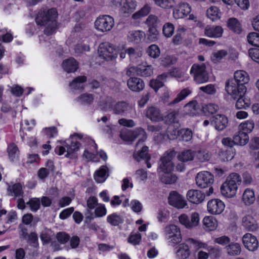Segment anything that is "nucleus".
I'll use <instances>...</instances> for the list:
<instances>
[{"mask_svg":"<svg viewBox=\"0 0 259 259\" xmlns=\"http://www.w3.org/2000/svg\"><path fill=\"white\" fill-rule=\"evenodd\" d=\"M242 182V178L237 173L231 174L220 188L221 194L225 197L232 198L236 195L238 186Z\"/></svg>","mask_w":259,"mask_h":259,"instance_id":"obj_1","label":"nucleus"},{"mask_svg":"<svg viewBox=\"0 0 259 259\" xmlns=\"http://www.w3.org/2000/svg\"><path fill=\"white\" fill-rule=\"evenodd\" d=\"M124 49V45L114 46L109 42L101 44L98 49L99 56L106 61H112L117 57L118 52Z\"/></svg>","mask_w":259,"mask_h":259,"instance_id":"obj_2","label":"nucleus"},{"mask_svg":"<svg viewBox=\"0 0 259 259\" xmlns=\"http://www.w3.org/2000/svg\"><path fill=\"white\" fill-rule=\"evenodd\" d=\"M120 136L123 140L125 141H133L135 139H138L136 144L137 148L139 146H142L147 139L146 132L142 128H138L134 131H130L124 128L121 130Z\"/></svg>","mask_w":259,"mask_h":259,"instance_id":"obj_3","label":"nucleus"},{"mask_svg":"<svg viewBox=\"0 0 259 259\" xmlns=\"http://www.w3.org/2000/svg\"><path fill=\"white\" fill-rule=\"evenodd\" d=\"M194 80L198 83H203L208 81V75L206 70L205 64H193L190 70Z\"/></svg>","mask_w":259,"mask_h":259,"instance_id":"obj_4","label":"nucleus"},{"mask_svg":"<svg viewBox=\"0 0 259 259\" xmlns=\"http://www.w3.org/2000/svg\"><path fill=\"white\" fill-rule=\"evenodd\" d=\"M114 26V19L109 15L98 17L95 22V27L101 32L110 31Z\"/></svg>","mask_w":259,"mask_h":259,"instance_id":"obj_5","label":"nucleus"},{"mask_svg":"<svg viewBox=\"0 0 259 259\" xmlns=\"http://www.w3.org/2000/svg\"><path fill=\"white\" fill-rule=\"evenodd\" d=\"M165 236L168 243L175 245L182 241V236L180 229L175 225L166 226L164 229Z\"/></svg>","mask_w":259,"mask_h":259,"instance_id":"obj_6","label":"nucleus"},{"mask_svg":"<svg viewBox=\"0 0 259 259\" xmlns=\"http://www.w3.org/2000/svg\"><path fill=\"white\" fill-rule=\"evenodd\" d=\"M226 91L234 99L244 96L246 92L245 85L239 84L234 81L229 80L226 82Z\"/></svg>","mask_w":259,"mask_h":259,"instance_id":"obj_7","label":"nucleus"},{"mask_svg":"<svg viewBox=\"0 0 259 259\" xmlns=\"http://www.w3.org/2000/svg\"><path fill=\"white\" fill-rule=\"evenodd\" d=\"M175 152L170 151L166 152L160 159V163L158 169L164 174H169L174 168V164L172 161L175 157Z\"/></svg>","mask_w":259,"mask_h":259,"instance_id":"obj_8","label":"nucleus"},{"mask_svg":"<svg viewBox=\"0 0 259 259\" xmlns=\"http://www.w3.org/2000/svg\"><path fill=\"white\" fill-rule=\"evenodd\" d=\"M195 179L197 185L201 188L210 187L214 182L213 175L208 171H202L198 172Z\"/></svg>","mask_w":259,"mask_h":259,"instance_id":"obj_9","label":"nucleus"},{"mask_svg":"<svg viewBox=\"0 0 259 259\" xmlns=\"http://www.w3.org/2000/svg\"><path fill=\"white\" fill-rule=\"evenodd\" d=\"M57 14V12L55 9H50L47 12H40L38 13L35 18L36 23L38 25H45L55 20Z\"/></svg>","mask_w":259,"mask_h":259,"instance_id":"obj_10","label":"nucleus"},{"mask_svg":"<svg viewBox=\"0 0 259 259\" xmlns=\"http://www.w3.org/2000/svg\"><path fill=\"white\" fill-rule=\"evenodd\" d=\"M86 136L81 134H74L70 136V141L69 140L68 143L65 142V146L67 148L66 157H69V155L73 154L79 150L80 147V144L76 141L74 140L75 137H77L79 139H82L83 141H85Z\"/></svg>","mask_w":259,"mask_h":259,"instance_id":"obj_11","label":"nucleus"},{"mask_svg":"<svg viewBox=\"0 0 259 259\" xmlns=\"http://www.w3.org/2000/svg\"><path fill=\"white\" fill-rule=\"evenodd\" d=\"M191 221L186 214H182L179 217L180 223L186 228L191 229L197 227L199 223V214L197 212H193L191 215Z\"/></svg>","mask_w":259,"mask_h":259,"instance_id":"obj_12","label":"nucleus"},{"mask_svg":"<svg viewBox=\"0 0 259 259\" xmlns=\"http://www.w3.org/2000/svg\"><path fill=\"white\" fill-rule=\"evenodd\" d=\"M85 142L89 143L90 146L85 149L82 157L87 161H95L97 153V145L94 140L88 136H85Z\"/></svg>","mask_w":259,"mask_h":259,"instance_id":"obj_13","label":"nucleus"},{"mask_svg":"<svg viewBox=\"0 0 259 259\" xmlns=\"http://www.w3.org/2000/svg\"><path fill=\"white\" fill-rule=\"evenodd\" d=\"M169 204L177 208H183L187 205V201L184 197L176 191L169 193L168 196Z\"/></svg>","mask_w":259,"mask_h":259,"instance_id":"obj_14","label":"nucleus"},{"mask_svg":"<svg viewBox=\"0 0 259 259\" xmlns=\"http://www.w3.org/2000/svg\"><path fill=\"white\" fill-rule=\"evenodd\" d=\"M224 203L219 199L209 200L207 203V211L212 214H221L225 209Z\"/></svg>","mask_w":259,"mask_h":259,"instance_id":"obj_15","label":"nucleus"},{"mask_svg":"<svg viewBox=\"0 0 259 259\" xmlns=\"http://www.w3.org/2000/svg\"><path fill=\"white\" fill-rule=\"evenodd\" d=\"M145 116L152 122L164 120V117L161 110L155 106H150L145 110Z\"/></svg>","mask_w":259,"mask_h":259,"instance_id":"obj_16","label":"nucleus"},{"mask_svg":"<svg viewBox=\"0 0 259 259\" xmlns=\"http://www.w3.org/2000/svg\"><path fill=\"white\" fill-rule=\"evenodd\" d=\"M210 123L217 130L223 131L227 127L228 119L224 115L217 114L210 118Z\"/></svg>","mask_w":259,"mask_h":259,"instance_id":"obj_17","label":"nucleus"},{"mask_svg":"<svg viewBox=\"0 0 259 259\" xmlns=\"http://www.w3.org/2000/svg\"><path fill=\"white\" fill-rule=\"evenodd\" d=\"M242 241L244 246L249 251H253L258 248V241L251 234H245L242 237Z\"/></svg>","mask_w":259,"mask_h":259,"instance_id":"obj_18","label":"nucleus"},{"mask_svg":"<svg viewBox=\"0 0 259 259\" xmlns=\"http://www.w3.org/2000/svg\"><path fill=\"white\" fill-rule=\"evenodd\" d=\"M191 11L190 6L186 3H181L174 10L173 15L176 19L182 18Z\"/></svg>","mask_w":259,"mask_h":259,"instance_id":"obj_19","label":"nucleus"},{"mask_svg":"<svg viewBox=\"0 0 259 259\" xmlns=\"http://www.w3.org/2000/svg\"><path fill=\"white\" fill-rule=\"evenodd\" d=\"M205 194L197 190H190L187 193L188 200L194 204H199L205 199Z\"/></svg>","mask_w":259,"mask_h":259,"instance_id":"obj_20","label":"nucleus"},{"mask_svg":"<svg viewBox=\"0 0 259 259\" xmlns=\"http://www.w3.org/2000/svg\"><path fill=\"white\" fill-rule=\"evenodd\" d=\"M127 85L130 90L135 92H141L145 87L144 81L138 77H131L128 79Z\"/></svg>","mask_w":259,"mask_h":259,"instance_id":"obj_21","label":"nucleus"},{"mask_svg":"<svg viewBox=\"0 0 259 259\" xmlns=\"http://www.w3.org/2000/svg\"><path fill=\"white\" fill-rule=\"evenodd\" d=\"M177 248L176 255L178 259H187L191 254L189 246L185 243L180 244Z\"/></svg>","mask_w":259,"mask_h":259,"instance_id":"obj_22","label":"nucleus"},{"mask_svg":"<svg viewBox=\"0 0 259 259\" xmlns=\"http://www.w3.org/2000/svg\"><path fill=\"white\" fill-rule=\"evenodd\" d=\"M99 204L97 198L95 196H91L88 199L87 201V210L85 213L86 219L90 221L94 219V214L91 210L95 209Z\"/></svg>","mask_w":259,"mask_h":259,"instance_id":"obj_23","label":"nucleus"},{"mask_svg":"<svg viewBox=\"0 0 259 259\" xmlns=\"http://www.w3.org/2000/svg\"><path fill=\"white\" fill-rule=\"evenodd\" d=\"M154 68L147 63H143L138 65L137 75L141 77H149L153 73Z\"/></svg>","mask_w":259,"mask_h":259,"instance_id":"obj_24","label":"nucleus"},{"mask_svg":"<svg viewBox=\"0 0 259 259\" xmlns=\"http://www.w3.org/2000/svg\"><path fill=\"white\" fill-rule=\"evenodd\" d=\"M112 108L114 114L121 115L131 111L133 109L131 105L124 102L116 103Z\"/></svg>","mask_w":259,"mask_h":259,"instance_id":"obj_25","label":"nucleus"},{"mask_svg":"<svg viewBox=\"0 0 259 259\" xmlns=\"http://www.w3.org/2000/svg\"><path fill=\"white\" fill-rule=\"evenodd\" d=\"M236 83L245 85L249 80V76L248 73L244 70L236 71L234 74V79H231Z\"/></svg>","mask_w":259,"mask_h":259,"instance_id":"obj_26","label":"nucleus"},{"mask_svg":"<svg viewBox=\"0 0 259 259\" xmlns=\"http://www.w3.org/2000/svg\"><path fill=\"white\" fill-rule=\"evenodd\" d=\"M242 222L243 226L248 231H253L258 228L256 220L250 215H246L243 217Z\"/></svg>","mask_w":259,"mask_h":259,"instance_id":"obj_27","label":"nucleus"},{"mask_svg":"<svg viewBox=\"0 0 259 259\" xmlns=\"http://www.w3.org/2000/svg\"><path fill=\"white\" fill-rule=\"evenodd\" d=\"M223 32V29L220 26H207L204 30L205 35L209 37H220L222 36Z\"/></svg>","mask_w":259,"mask_h":259,"instance_id":"obj_28","label":"nucleus"},{"mask_svg":"<svg viewBox=\"0 0 259 259\" xmlns=\"http://www.w3.org/2000/svg\"><path fill=\"white\" fill-rule=\"evenodd\" d=\"M167 73H162L158 75L156 79H151L150 81V86L153 89L155 92L164 85V82L167 77Z\"/></svg>","mask_w":259,"mask_h":259,"instance_id":"obj_29","label":"nucleus"},{"mask_svg":"<svg viewBox=\"0 0 259 259\" xmlns=\"http://www.w3.org/2000/svg\"><path fill=\"white\" fill-rule=\"evenodd\" d=\"M87 81L85 76H79L75 78L70 83L69 86L73 90L82 91L84 88L83 83Z\"/></svg>","mask_w":259,"mask_h":259,"instance_id":"obj_30","label":"nucleus"},{"mask_svg":"<svg viewBox=\"0 0 259 259\" xmlns=\"http://www.w3.org/2000/svg\"><path fill=\"white\" fill-rule=\"evenodd\" d=\"M62 65L63 69L68 73L74 72L78 68L77 62L72 58L64 61Z\"/></svg>","mask_w":259,"mask_h":259,"instance_id":"obj_31","label":"nucleus"},{"mask_svg":"<svg viewBox=\"0 0 259 259\" xmlns=\"http://www.w3.org/2000/svg\"><path fill=\"white\" fill-rule=\"evenodd\" d=\"M136 3L133 0H122L120 11L122 13H131L136 8Z\"/></svg>","mask_w":259,"mask_h":259,"instance_id":"obj_32","label":"nucleus"},{"mask_svg":"<svg viewBox=\"0 0 259 259\" xmlns=\"http://www.w3.org/2000/svg\"><path fill=\"white\" fill-rule=\"evenodd\" d=\"M145 37V34L140 30L131 31L128 32L127 38L130 41L136 44L140 42Z\"/></svg>","mask_w":259,"mask_h":259,"instance_id":"obj_33","label":"nucleus"},{"mask_svg":"<svg viewBox=\"0 0 259 259\" xmlns=\"http://www.w3.org/2000/svg\"><path fill=\"white\" fill-rule=\"evenodd\" d=\"M203 226L206 231H213L218 226V222L212 217H205L203 220Z\"/></svg>","mask_w":259,"mask_h":259,"instance_id":"obj_34","label":"nucleus"},{"mask_svg":"<svg viewBox=\"0 0 259 259\" xmlns=\"http://www.w3.org/2000/svg\"><path fill=\"white\" fill-rule=\"evenodd\" d=\"M242 201L246 205L252 204L255 201V195L252 189H246L242 195Z\"/></svg>","mask_w":259,"mask_h":259,"instance_id":"obj_35","label":"nucleus"},{"mask_svg":"<svg viewBox=\"0 0 259 259\" xmlns=\"http://www.w3.org/2000/svg\"><path fill=\"white\" fill-rule=\"evenodd\" d=\"M7 152L9 159L14 162L19 158V150L17 145L14 143L10 144L7 148Z\"/></svg>","mask_w":259,"mask_h":259,"instance_id":"obj_36","label":"nucleus"},{"mask_svg":"<svg viewBox=\"0 0 259 259\" xmlns=\"http://www.w3.org/2000/svg\"><path fill=\"white\" fill-rule=\"evenodd\" d=\"M8 192L9 196H14L15 197L22 196L23 194L22 186L20 183L9 186L8 188Z\"/></svg>","mask_w":259,"mask_h":259,"instance_id":"obj_37","label":"nucleus"},{"mask_svg":"<svg viewBox=\"0 0 259 259\" xmlns=\"http://www.w3.org/2000/svg\"><path fill=\"white\" fill-rule=\"evenodd\" d=\"M142 146V150L138 152H135L133 155L134 159L137 161H140L142 159L149 160L150 159V156L148 153V147L147 146H143V145ZM138 147H141V145H140Z\"/></svg>","mask_w":259,"mask_h":259,"instance_id":"obj_38","label":"nucleus"},{"mask_svg":"<svg viewBox=\"0 0 259 259\" xmlns=\"http://www.w3.org/2000/svg\"><path fill=\"white\" fill-rule=\"evenodd\" d=\"M179 114V109H170L167 111L164 117V120L166 123L170 124L176 122L177 117Z\"/></svg>","mask_w":259,"mask_h":259,"instance_id":"obj_39","label":"nucleus"},{"mask_svg":"<svg viewBox=\"0 0 259 259\" xmlns=\"http://www.w3.org/2000/svg\"><path fill=\"white\" fill-rule=\"evenodd\" d=\"M108 168L106 166H102L99 170H97L94 175V179L97 183H103L106 180L108 175H107Z\"/></svg>","mask_w":259,"mask_h":259,"instance_id":"obj_40","label":"nucleus"},{"mask_svg":"<svg viewBox=\"0 0 259 259\" xmlns=\"http://www.w3.org/2000/svg\"><path fill=\"white\" fill-rule=\"evenodd\" d=\"M191 93V91L189 89H184L181 90V91L177 95V97L172 101L169 102L167 105L171 106L173 105L178 104L185 99Z\"/></svg>","mask_w":259,"mask_h":259,"instance_id":"obj_41","label":"nucleus"},{"mask_svg":"<svg viewBox=\"0 0 259 259\" xmlns=\"http://www.w3.org/2000/svg\"><path fill=\"white\" fill-rule=\"evenodd\" d=\"M234 139L236 144L244 145L248 142L249 137L248 134L244 132L238 130V132L234 136Z\"/></svg>","mask_w":259,"mask_h":259,"instance_id":"obj_42","label":"nucleus"},{"mask_svg":"<svg viewBox=\"0 0 259 259\" xmlns=\"http://www.w3.org/2000/svg\"><path fill=\"white\" fill-rule=\"evenodd\" d=\"M227 254L229 255H238L241 252V246L239 243H232L225 247Z\"/></svg>","mask_w":259,"mask_h":259,"instance_id":"obj_43","label":"nucleus"},{"mask_svg":"<svg viewBox=\"0 0 259 259\" xmlns=\"http://www.w3.org/2000/svg\"><path fill=\"white\" fill-rule=\"evenodd\" d=\"M227 25L230 29L236 33L239 34L242 31L240 23L235 18L229 19L227 22Z\"/></svg>","mask_w":259,"mask_h":259,"instance_id":"obj_44","label":"nucleus"},{"mask_svg":"<svg viewBox=\"0 0 259 259\" xmlns=\"http://www.w3.org/2000/svg\"><path fill=\"white\" fill-rule=\"evenodd\" d=\"M186 241L191 245L196 251H198L200 249H206L208 248V245L207 243L202 242L199 240L189 238L186 240Z\"/></svg>","mask_w":259,"mask_h":259,"instance_id":"obj_45","label":"nucleus"},{"mask_svg":"<svg viewBox=\"0 0 259 259\" xmlns=\"http://www.w3.org/2000/svg\"><path fill=\"white\" fill-rule=\"evenodd\" d=\"M195 157V151L192 150H186L180 153L178 156V159L182 162H187L193 160Z\"/></svg>","mask_w":259,"mask_h":259,"instance_id":"obj_46","label":"nucleus"},{"mask_svg":"<svg viewBox=\"0 0 259 259\" xmlns=\"http://www.w3.org/2000/svg\"><path fill=\"white\" fill-rule=\"evenodd\" d=\"M207 17L214 21L221 18V12L218 8L214 6L210 7L206 11Z\"/></svg>","mask_w":259,"mask_h":259,"instance_id":"obj_47","label":"nucleus"},{"mask_svg":"<svg viewBox=\"0 0 259 259\" xmlns=\"http://www.w3.org/2000/svg\"><path fill=\"white\" fill-rule=\"evenodd\" d=\"M94 100V96L92 94L88 93L80 95L76 99V101L82 104H91Z\"/></svg>","mask_w":259,"mask_h":259,"instance_id":"obj_48","label":"nucleus"},{"mask_svg":"<svg viewBox=\"0 0 259 259\" xmlns=\"http://www.w3.org/2000/svg\"><path fill=\"white\" fill-rule=\"evenodd\" d=\"M107 222L111 226H117L122 223L123 220L120 215L116 213H113L107 216Z\"/></svg>","mask_w":259,"mask_h":259,"instance_id":"obj_49","label":"nucleus"},{"mask_svg":"<svg viewBox=\"0 0 259 259\" xmlns=\"http://www.w3.org/2000/svg\"><path fill=\"white\" fill-rule=\"evenodd\" d=\"M126 52L130 60L133 62H136L138 58L141 57L142 56V52L138 49L129 48L126 49Z\"/></svg>","mask_w":259,"mask_h":259,"instance_id":"obj_50","label":"nucleus"},{"mask_svg":"<svg viewBox=\"0 0 259 259\" xmlns=\"http://www.w3.org/2000/svg\"><path fill=\"white\" fill-rule=\"evenodd\" d=\"M254 127V123L252 120H249L242 122L238 126V130H240L242 132L248 134L250 133Z\"/></svg>","mask_w":259,"mask_h":259,"instance_id":"obj_51","label":"nucleus"},{"mask_svg":"<svg viewBox=\"0 0 259 259\" xmlns=\"http://www.w3.org/2000/svg\"><path fill=\"white\" fill-rule=\"evenodd\" d=\"M247 40L250 45L259 47V33L254 32L249 33L247 36Z\"/></svg>","mask_w":259,"mask_h":259,"instance_id":"obj_52","label":"nucleus"},{"mask_svg":"<svg viewBox=\"0 0 259 259\" xmlns=\"http://www.w3.org/2000/svg\"><path fill=\"white\" fill-rule=\"evenodd\" d=\"M179 135L181 136V140L185 142L190 141L193 137L192 132L189 128L180 130Z\"/></svg>","mask_w":259,"mask_h":259,"instance_id":"obj_53","label":"nucleus"},{"mask_svg":"<svg viewBox=\"0 0 259 259\" xmlns=\"http://www.w3.org/2000/svg\"><path fill=\"white\" fill-rule=\"evenodd\" d=\"M219 109V106L215 104L210 103L202 107L203 112L206 114H212L216 113Z\"/></svg>","mask_w":259,"mask_h":259,"instance_id":"obj_54","label":"nucleus"},{"mask_svg":"<svg viewBox=\"0 0 259 259\" xmlns=\"http://www.w3.org/2000/svg\"><path fill=\"white\" fill-rule=\"evenodd\" d=\"M227 55V52L224 50H219L212 54L211 59L212 61L217 63Z\"/></svg>","mask_w":259,"mask_h":259,"instance_id":"obj_55","label":"nucleus"},{"mask_svg":"<svg viewBox=\"0 0 259 259\" xmlns=\"http://www.w3.org/2000/svg\"><path fill=\"white\" fill-rule=\"evenodd\" d=\"M156 4L163 9H170L175 4L174 0H155Z\"/></svg>","mask_w":259,"mask_h":259,"instance_id":"obj_56","label":"nucleus"},{"mask_svg":"<svg viewBox=\"0 0 259 259\" xmlns=\"http://www.w3.org/2000/svg\"><path fill=\"white\" fill-rule=\"evenodd\" d=\"M94 218H101L105 216L107 213V210L104 204L99 203L96 207L94 211Z\"/></svg>","mask_w":259,"mask_h":259,"instance_id":"obj_57","label":"nucleus"},{"mask_svg":"<svg viewBox=\"0 0 259 259\" xmlns=\"http://www.w3.org/2000/svg\"><path fill=\"white\" fill-rule=\"evenodd\" d=\"M174 30L175 27L172 24L170 23H166L163 26V34L165 37H170L173 34Z\"/></svg>","mask_w":259,"mask_h":259,"instance_id":"obj_58","label":"nucleus"},{"mask_svg":"<svg viewBox=\"0 0 259 259\" xmlns=\"http://www.w3.org/2000/svg\"><path fill=\"white\" fill-rule=\"evenodd\" d=\"M235 155V152L233 149H231L221 153L220 156L222 161H228L232 160Z\"/></svg>","mask_w":259,"mask_h":259,"instance_id":"obj_59","label":"nucleus"},{"mask_svg":"<svg viewBox=\"0 0 259 259\" xmlns=\"http://www.w3.org/2000/svg\"><path fill=\"white\" fill-rule=\"evenodd\" d=\"M195 157L200 162L208 161L210 158L209 153L206 151H195Z\"/></svg>","mask_w":259,"mask_h":259,"instance_id":"obj_60","label":"nucleus"},{"mask_svg":"<svg viewBox=\"0 0 259 259\" xmlns=\"http://www.w3.org/2000/svg\"><path fill=\"white\" fill-rule=\"evenodd\" d=\"M161 181L166 184H171L175 183L177 177L175 175H169V174H164L161 177Z\"/></svg>","mask_w":259,"mask_h":259,"instance_id":"obj_61","label":"nucleus"},{"mask_svg":"<svg viewBox=\"0 0 259 259\" xmlns=\"http://www.w3.org/2000/svg\"><path fill=\"white\" fill-rule=\"evenodd\" d=\"M147 53L148 55L153 58L158 57L160 54L159 47L156 45H152L149 47Z\"/></svg>","mask_w":259,"mask_h":259,"instance_id":"obj_62","label":"nucleus"},{"mask_svg":"<svg viewBox=\"0 0 259 259\" xmlns=\"http://www.w3.org/2000/svg\"><path fill=\"white\" fill-rule=\"evenodd\" d=\"M206 249L208 250L209 255L214 258H218L221 255L222 250L218 246L214 247L208 246V248Z\"/></svg>","mask_w":259,"mask_h":259,"instance_id":"obj_63","label":"nucleus"},{"mask_svg":"<svg viewBox=\"0 0 259 259\" xmlns=\"http://www.w3.org/2000/svg\"><path fill=\"white\" fill-rule=\"evenodd\" d=\"M141 240V235L139 233H131L127 238L128 242L134 245H136L140 243Z\"/></svg>","mask_w":259,"mask_h":259,"instance_id":"obj_64","label":"nucleus"}]
</instances>
